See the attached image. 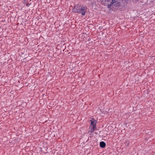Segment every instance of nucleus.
Returning <instances> with one entry per match:
<instances>
[{
    "label": "nucleus",
    "instance_id": "obj_2",
    "mask_svg": "<svg viewBox=\"0 0 155 155\" xmlns=\"http://www.w3.org/2000/svg\"><path fill=\"white\" fill-rule=\"evenodd\" d=\"M87 8L84 6H81L80 8V12L78 13L81 14L82 15H84L87 11Z\"/></svg>",
    "mask_w": 155,
    "mask_h": 155
},
{
    "label": "nucleus",
    "instance_id": "obj_3",
    "mask_svg": "<svg viewBox=\"0 0 155 155\" xmlns=\"http://www.w3.org/2000/svg\"><path fill=\"white\" fill-rule=\"evenodd\" d=\"M81 6H75L74 7V11L75 12L78 13L80 12V8Z\"/></svg>",
    "mask_w": 155,
    "mask_h": 155
},
{
    "label": "nucleus",
    "instance_id": "obj_5",
    "mask_svg": "<svg viewBox=\"0 0 155 155\" xmlns=\"http://www.w3.org/2000/svg\"><path fill=\"white\" fill-rule=\"evenodd\" d=\"M112 2H113L112 3V4L114 3V2H115V0H112Z\"/></svg>",
    "mask_w": 155,
    "mask_h": 155
},
{
    "label": "nucleus",
    "instance_id": "obj_4",
    "mask_svg": "<svg viewBox=\"0 0 155 155\" xmlns=\"http://www.w3.org/2000/svg\"><path fill=\"white\" fill-rule=\"evenodd\" d=\"M100 146L101 147H102V148H103V147H104L106 145L105 143L104 142H101L100 143Z\"/></svg>",
    "mask_w": 155,
    "mask_h": 155
},
{
    "label": "nucleus",
    "instance_id": "obj_1",
    "mask_svg": "<svg viewBox=\"0 0 155 155\" xmlns=\"http://www.w3.org/2000/svg\"><path fill=\"white\" fill-rule=\"evenodd\" d=\"M91 124L90 126V130L89 132L93 133L94 131V129L96 127L97 121L93 119H92L90 120Z\"/></svg>",
    "mask_w": 155,
    "mask_h": 155
}]
</instances>
